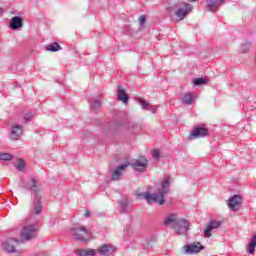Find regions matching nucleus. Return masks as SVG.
Returning <instances> with one entry per match:
<instances>
[{
    "mask_svg": "<svg viewBox=\"0 0 256 256\" xmlns=\"http://www.w3.org/2000/svg\"><path fill=\"white\" fill-rule=\"evenodd\" d=\"M255 247H256V235H252L250 242L247 245V251L249 255H255Z\"/></svg>",
    "mask_w": 256,
    "mask_h": 256,
    "instance_id": "obj_19",
    "label": "nucleus"
},
{
    "mask_svg": "<svg viewBox=\"0 0 256 256\" xmlns=\"http://www.w3.org/2000/svg\"><path fill=\"white\" fill-rule=\"evenodd\" d=\"M129 205V201L127 200V198H123L120 202H119V206L121 207V211L122 213H125V209H127V206Z\"/></svg>",
    "mask_w": 256,
    "mask_h": 256,
    "instance_id": "obj_26",
    "label": "nucleus"
},
{
    "mask_svg": "<svg viewBox=\"0 0 256 256\" xmlns=\"http://www.w3.org/2000/svg\"><path fill=\"white\" fill-rule=\"evenodd\" d=\"M169 223H173L172 227L175 233H177V235H187V233H189V228L191 227L189 220H185L183 218H177V215L170 214L164 220V226L167 227Z\"/></svg>",
    "mask_w": 256,
    "mask_h": 256,
    "instance_id": "obj_3",
    "label": "nucleus"
},
{
    "mask_svg": "<svg viewBox=\"0 0 256 256\" xmlns=\"http://www.w3.org/2000/svg\"><path fill=\"white\" fill-rule=\"evenodd\" d=\"M3 15V8L0 7V17Z\"/></svg>",
    "mask_w": 256,
    "mask_h": 256,
    "instance_id": "obj_33",
    "label": "nucleus"
},
{
    "mask_svg": "<svg viewBox=\"0 0 256 256\" xmlns=\"http://www.w3.org/2000/svg\"><path fill=\"white\" fill-rule=\"evenodd\" d=\"M225 2V0H207L206 1V11H217L219 5Z\"/></svg>",
    "mask_w": 256,
    "mask_h": 256,
    "instance_id": "obj_16",
    "label": "nucleus"
},
{
    "mask_svg": "<svg viewBox=\"0 0 256 256\" xmlns=\"http://www.w3.org/2000/svg\"><path fill=\"white\" fill-rule=\"evenodd\" d=\"M61 49L59 43L54 42L46 46V51H50L51 53H55Z\"/></svg>",
    "mask_w": 256,
    "mask_h": 256,
    "instance_id": "obj_23",
    "label": "nucleus"
},
{
    "mask_svg": "<svg viewBox=\"0 0 256 256\" xmlns=\"http://www.w3.org/2000/svg\"><path fill=\"white\" fill-rule=\"evenodd\" d=\"M171 187V176L166 177L164 181H162L160 187L157 189V194L147 193H139L138 197H143L145 201L149 205H153V203H157L158 205L165 204V196L169 193V188Z\"/></svg>",
    "mask_w": 256,
    "mask_h": 256,
    "instance_id": "obj_2",
    "label": "nucleus"
},
{
    "mask_svg": "<svg viewBox=\"0 0 256 256\" xmlns=\"http://www.w3.org/2000/svg\"><path fill=\"white\" fill-rule=\"evenodd\" d=\"M91 215V212H89V210H86L85 213H84V216L85 217H90Z\"/></svg>",
    "mask_w": 256,
    "mask_h": 256,
    "instance_id": "obj_32",
    "label": "nucleus"
},
{
    "mask_svg": "<svg viewBox=\"0 0 256 256\" xmlns=\"http://www.w3.org/2000/svg\"><path fill=\"white\" fill-rule=\"evenodd\" d=\"M70 233L74 235L76 241H80L81 243L91 241V231L83 226L71 228Z\"/></svg>",
    "mask_w": 256,
    "mask_h": 256,
    "instance_id": "obj_5",
    "label": "nucleus"
},
{
    "mask_svg": "<svg viewBox=\"0 0 256 256\" xmlns=\"http://www.w3.org/2000/svg\"><path fill=\"white\" fill-rule=\"evenodd\" d=\"M138 103L141 105L144 111H152V113H155V107L149 105L145 99L139 98Z\"/></svg>",
    "mask_w": 256,
    "mask_h": 256,
    "instance_id": "obj_20",
    "label": "nucleus"
},
{
    "mask_svg": "<svg viewBox=\"0 0 256 256\" xmlns=\"http://www.w3.org/2000/svg\"><path fill=\"white\" fill-rule=\"evenodd\" d=\"M207 83V80H205L204 78H196L193 81V84L195 85V87H199L200 85H205Z\"/></svg>",
    "mask_w": 256,
    "mask_h": 256,
    "instance_id": "obj_27",
    "label": "nucleus"
},
{
    "mask_svg": "<svg viewBox=\"0 0 256 256\" xmlns=\"http://www.w3.org/2000/svg\"><path fill=\"white\" fill-rule=\"evenodd\" d=\"M207 135H209V129L205 127H196L190 133L191 139H201Z\"/></svg>",
    "mask_w": 256,
    "mask_h": 256,
    "instance_id": "obj_11",
    "label": "nucleus"
},
{
    "mask_svg": "<svg viewBox=\"0 0 256 256\" xmlns=\"http://www.w3.org/2000/svg\"><path fill=\"white\" fill-rule=\"evenodd\" d=\"M127 167H129V164L127 163L120 164L118 167H116L111 175L112 181H119V179H121V175L125 173V169H127Z\"/></svg>",
    "mask_w": 256,
    "mask_h": 256,
    "instance_id": "obj_13",
    "label": "nucleus"
},
{
    "mask_svg": "<svg viewBox=\"0 0 256 256\" xmlns=\"http://www.w3.org/2000/svg\"><path fill=\"white\" fill-rule=\"evenodd\" d=\"M193 99H195L193 94L191 93L184 94L182 97V103H184V105H191V103H193Z\"/></svg>",
    "mask_w": 256,
    "mask_h": 256,
    "instance_id": "obj_22",
    "label": "nucleus"
},
{
    "mask_svg": "<svg viewBox=\"0 0 256 256\" xmlns=\"http://www.w3.org/2000/svg\"><path fill=\"white\" fill-rule=\"evenodd\" d=\"M21 239L9 238L2 243V249L6 251V253H21L16 248L21 243H25L26 241H31V239H35L37 237V228L35 225L24 226L21 233Z\"/></svg>",
    "mask_w": 256,
    "mask_h": 256,
    "instance_id": "obj_1",
    "label": "nucleus"
},
{
    "mask_svg": "<svg viewBox=\"0 0 256 256\" xmlns=\"http://www.w3.org/2000/svg\"><path fill=\"white\" fill-rule=\"evenodd\" d=\"M249 49H251V42H244L240 46V53H248Z\"/></svg>",
    "mask_w": 256,
    "mask_h": 256,
    "instance_id": "obj_24",
    "label": "nucleus"
},
{
    "mask_svg": "<svg viewBox=\"0 0 256 256\" xmlns=\"http://www.w3.org/2000/svg\"><path fill=\"white\" fill-rule=\"evenodd\" d=\"M205 249V246L201 245L200 242H193L190 244H186L182 247L183 255H195L197 253H201Z\"/></svg>",
    "mask_w": 256,
    "mask_h": 256,
    "instance_id": "obj_6",
    "label": "nucleus"
},
{
    "mask_svg": "<svg viewBox=\"0 0 256 256\" xmlns=\"http://www.w3.org/2000/svg\"><path fill=\"white\" fill-rule=\"evenodd\" d=\"M149 165V161L145 157H141L138 160H135L131 163V167L135 169V171H139L140 173H143V171H146L147 166Z\"/></svg>",
    "mask_w": 256,
    "mask_h": 256,
    "instance_id": "obj_9",
    "label": "nucleus"
},
{
    "mask_svg": "<svg viewBox=\"0 0 256 256\" xmlns=\"http://www.w3.org/2000/svg\"><path fill=\"white\" fill-rule=\"evenodd\" d=\"M241 203H243V197L241 195H234L229 198L227 205L231 211H239Z\"/></svg>",
    "mask_w": 256,
    "mask_h": 256,
    "instance_id": "obj_8",
    "label": "nucleus"
},
{
    "mask_svg": "<svg viewBox=\"0 0 256 256\" xmlns=\"http://www.w3.org/2000/svg\"><path fill=\"white\" fill-rule=\"evenodd\" d=\"M77 256H95L97 253L102 256H109L115 253V246L111 244H103L99 246L96 250L95 249H80L75 251Z\"/></svg>",
    "mask_w": 256,
    "mask_h": 256,
    "instance_id": "obj_4",
    "label": "nucleus"
},
{
    "mask_svg": "<svg viewBox=\"0 0 256 256\" xmlns=\"http://www.w3.org/2000/svg\"><path fill=\"white\" fill-rule=\"evenodd\" d=\"M24 189H28L31 193H39V182L35 179H30L28 182L23 184Z\"/></svg>",
    "mask_w": 256,
    "mask_h": 256,
    "instance_id": "obj_14",
    "label": "nucleus"
},
{
    "mask_svg": "<svg viewBox=\"0 0 256 256\" xmlns=\"http://www.w3.org/2000/svg\"><path fill=\"white\" fill-rule=\"evenodd\" d=\"M16 169L18 171H24L25 169V161H23V159H19L17 164H16Z\"/></svg>",
    "mask_w": 256,
    "mask_h": 256,
    "instance_id": "obj_28",
    "label": "nucleus"
},
{
    "mask_svg": "<svg viewBox=\"0 0 256 256\" xmlns=\"http://www.w3.org/2000/svg\"><path fill=\"white\" fill-rule=\"evenodd\" d=\"M190 3H195L197 0H188Z\"/></svg>",
    "mask_w": 256,
    "mask_h": 256,
    "instance_id": "obj_34",
    "label": "nucleus"
},
{
    "mask_svg": "<svg viewBox=\"0 0 256 256\" xmlns=\"http://www.w3.org/2000/svg\"><path fill=\"white\" fill-rule=\"evenodd\" d=\"M88 102L93 111H97L98 109H101V100L97 98H90Z\"/></svg>",
    "mask_w": 256,
    "mask_h": 256,
    "instance_id": "obj_21",
    "label": "nucleus"
},
{
    "mask_svg": "<svg viewBox=\"0 0 256 256\" xmlns=\"http://www.w3.org/2000/svg\"><path fill=\"white\" fill-rule=\"evenodd\" d=\"M10 27L13 31H17V29H21L23 27V18L20 16L12 17L10 21Z\"/></svg>",
    "mask_w": 256,
    "mask_h": 256,
    "instance_id": "obj_17",
    "label": "nucleus"
},
{
    "mask_svg": "<svg viewBox=\"0 0 256 256\" xmlns=\"http://www.w3.org/2000/svg\"><path fill=\"white\" fill-rule=\"evenodd\" d=\"M34 114L32 112H28L24 115V121L27 123L28 121H31L33 119Z\"/></svg>",
    "mask_w": 256,
    "mask_h": 256,
    "instance_id": "obj_29",
    "label": "nucleus"
},
{
    "mask_svg": "<svg viewBox=\"0 0 256 256\" xmlns=\"http://www.w3.org/2000/svg\"><path fill=\"white\" fill-rule=\"evenodd\" d=\"M151 155H152L153 159H159V157H161L159 150H153L151 152Z\"/></svg>",
    "mask_w": 256,
    "mask_h": 256,
    "instance_id": "obj_30",
    "label": "nucleus"
},
{
    "mask_svg": "<svg viewBox=\"0 0 256 256\" xmlns=\"http://www.w3.org/2000/svg\"><path fill=\"white\" fill-rule=\"evenodd\" d=\"M145 19H146L145 15H141L139 17V23H140L141 27H143V25H145Z\"/></svg>",
    "mask_w": 256,
    "mask_h": 256,
    "instance_id": "obj_31",
    "label": "nucleus"
},
{
    "mask_svg": "<svg viewBox=\"0 0 256 256\" xmlns=\"http://www.w3.org/2000/svg\"><path fill=\"white\" fill-rule=\"evenodd\" d=\"M117 98L118 101H122L124 105H127L129 103V95H127V92L125 91V88H123V86H118Z\"/></svg>",
    "mask_w": 256,
    "mask_h": 256,
    "instance_id": "obj_15",
    "label": "nucleus"
},
{
    "mask_svg": "<svg viewBox=\"0 0 256 256\" xmlns=\"http://www.w3.org/2000/svg\"><path fill=\"white\" fill-rule=\"evenodd\" d=\"M13 156L9 153L2 152L0 153V161H11Z\"/></svg>",
    "mask_w": 256,
    "mask_h": 256,
    "instance_id": "obj_25",
    "label": "nucleus"
},
{
    "mask_svg": "<svg viewBox=\"0 0 256 256\" xmlns=\"http://www.w3.org/2000/svg\"><path fill=\"white\" fill-rule=\"evenodd\" d=\"M22 135H23V126L19 124L12 125V129L10 132V139L12 141H19Z\"/></svg>",
    "mask_w": 256,
    "mask_h": 256,
    "instance_id": "obj_12",
    "label": "nucleus"
},
{
    "mask_svg": "<svg viewBox=\"0 0 256 256\" xmlns=\"http://www.w3.org/2000/svg\"><path fill=\"white\" fill-rule=\"evenodd\" d=\"M221 225H223V222H221V221L210 220L204 230V237L206 239H209V237L212 236L211 231H214V229H219V227H221Z\"/></svg>",
    "mask_w": 256,
    "mask_h": 256,
    "instance_id": "obj_10",
    "label": "nucleus"
},
{
    "mask_svg": "<svg viewBox=\"0 0 256 256\" xmlns=\"http://www.w3.org/2000/svg\"><path fill=\"white\" fill-rule=\"evenodd\" d=\"M43 211V205L41 204V196L37 195L34 198V206L32 209V213L34 215H39Z\"/></svg>",
    "mask_w": 256,
    "mask_h": 256,
    "instance_id": "obj_18",
    "label": "nucleus"
},
{
    "mask_svg": "<svg viewBox=\"0 0 256 256\" xmlns=\"http://www.w3.org/2000/svg\"><path fill=\"white\" fill-rule=\"evenodd\" d=\"M179 5H182V8H179L176 11V15L179 17L180 21H183L185 19L186 15H189L191 11H193V7L186 2H179L174 5V7H179Z\"/></svg>",
    "mask_w": 256,
    "mask_h": 256,
    "instance_id": "obj_7",
    "label": "nucleus"
}]
</instances>
